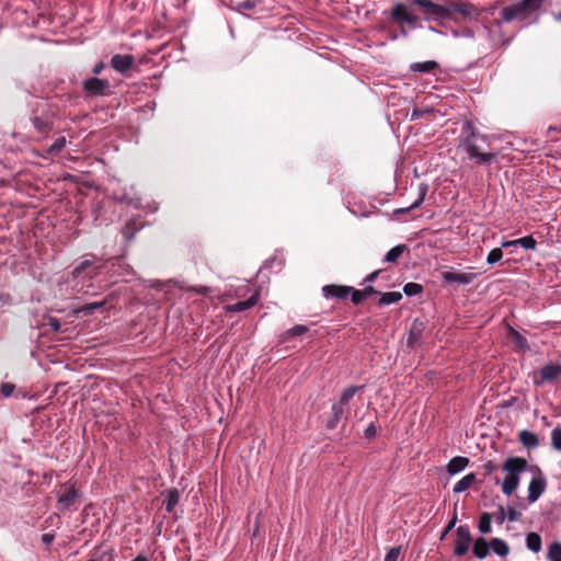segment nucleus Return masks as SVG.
Wrapping results in <instances>:
<instances>
[{
  "label": "nucleus",
  "instance_id": "nucleus-1",
  "mask_svg": "<svg viewBox=\"0 0 561 561\" xmlns=\"http://www.w3.org/2000/svg\"><path fill=\"white\" fill-rule=\"evenodd\" d=\"M545 0H522L502 9L501 18L494 20L493 26L501 27L502 23L515 20L529 25L539 19V11Z\"/></svg>",
  "mask_w": 561,
  "mask_h": 561
},
{
  "label": "nucleus",
  "instance_id": "nucleus-2",
  "mask_svg": "<svg viewBox=\"0 0 561 561\" xmlns=\"http://www.w3.org/2000/svg\"><path fill=\"white\" fill-rule=\"evenodd\" d=\"M486 136L477 133L470 125L463 131L459 140V148L468 153L469 159L479 164H490L495 159V153L485 151Z\"/></svg>",
  "mask_w": 561,
  "mask_h": 561
},
{
  "label": "nucleus",
  "instance_id": "nucleus-3",
  "mask_svg": "<svg viewBox=\"0 0 561 561\" xmlns=\"http://www.w3.org/2000/svg\"><path fill=\"white\" fill-rule=\"evenodd\" d=\"M527 460L520 457H510L502 466L505 478L502 482V492L511 495L519 484V476L526 470Z\"/></svg>",
  "mask_w": 561,
  "mask_h": 561
},
{
  "label": "nucleus",
  "instance_id": "nucleus-4",
  "mask_svg": "<svg viewBox=\"0 0 561 561\" xmlns=\"http://www.w3.org/2000/svg\"><path fill=\"white\" fill-rule=\"evenodd\" d=\"M412 5H416L423 10L424 20H450L449 1L446 3H436L432 0H411Z\"/></svg>",
  "mask_w": 561,
  "mask_h": 561
},
{
  "label": "nucleus",
  "instance_id": "nucleus-5",
  "mask_svg": "<svg viewBox=\"0 0 561 561\" xmlns=\"http://www.w3.org/2000/svg\"><path fill=\"white\" fill-rule=\"evenodd\" d=\"M360 387L352 386L343 390L341 398L332 405V417L327 422V428L334 430L345 413V407Z\"/></svg>",
  "mask_w": 561,
  "mask_h": 561
},
{
  "label": "nucleus",
  "instance_id": "nucleus-6",
  "mask_svg": "<svg viewBox=\"0 0 561 561\" xmlns=\"http://www.w3.org/2000/svg\"><path fill=\"white\" fill-rule=\"evenodd\" d=\"M450 8V20L454 19V14H460L465 20L478 21L483 12L481 8L463 1V0H449Z\"/></svg>",
  "mask_w": 561,
  "mask_h": 561
},
{
  "label": "nucleus",
  "instance_id": "nucleus-7",
  "mask_svg": "<svg viewBox=\"0 0 561 561\" xmlns=\"http://www.w3.org/2000/svg\"><path fill=\"white\" fill-rule=\"evenodd\" d=\"M561 376V364L549 363L545 365L540 370L533 374V381L536 386L543 383H550L556 381Z\"/></svg>",
  "mask_w": 561,
  "mask_h": 561
},
{
  "label": "nucleus",
  "instance_id": "nucleus-8",
  "mask_svg": "<svg viewBox=\"0 0 561 561\" xmlns=\"http://www.w3.org/2000/svg\"><path fill=\"white\" fill-rule=\"evenodd\" d=\"M391 19L399 24L407 23L413 27L419 25L420 19L416 14L411 12L408 4L398 2L391 9Z\"/></svg>",
  "mask_w": 561,
  "mask_h": 561
},
{
  "label": "nucleus",
  "instance_id": "nucleus-9",
  "mask_svg": "<svg viewBox=\"0 0 561 561\" xmlns=\"http://www.w3.org/2000/svg\"><path fill=\"white\" fill-rule=\"evenodd\" d=\"M57 494L58 511H67L78 499V491L71 483L61 484Z\"/></svg>",
  "mask_w": 561,
  "mask_h": 561
},
{
  "label": "nucleus",
  "instance_id": "nucleus-10",
  "mask_svg": "<svg viewBox=\"0 0 561 561\" xmlns=\"http://www.w3.org/2000/svg\"><path fill=\"white\" fill-rule=\"evenodd\" d=\"M456 536L454 553L458 557L465 556L469 551L471 543L469 527L466 525L459 526L457 528Z\"/></svg>",
  "mask_w": 561,
  "mask_h": 561
},
{
  "label": "nucleus",
  "instance_id": "nucleus-11",
  "mask_svg": "<svg viewBox=\"0 0 561 561\" xmlns=\"http://www.w3.org/2000/svg\"><path fill=\"white\" fill-rule=\"evenodd\" d=\"M478 273L474 272H451L447 271L442 274V278L444 282L453 284H459V285H469L471 284L477 277Z\"/></svg>",
  "mask_w": 561,
  "mask_h": 561
},
{
  "label": "nucleus",
  "instance_id": "nucleus-12",
  "mask_svg": "<svg viewBox=\"0 0 561 561\" xmlns=\"http://www.w3.org/2000/svg\"><path fill=\"white\" fill-rule=\"evenodd\" d=\"M108 87L107 80L99 78H90L83 82V89L91 95H103Z\"/></svg>",
  "mask_w": 561,
  "mask_h": 561
},
{
  "label": "nucleus",
  "instance_id": "nucleus-13",
  "mask_svg": "<svg viewBox=\"0 0 561 561\" xmlns=\"http://www.w3.org/2000/svg\"><path fill=\"white\" fill-rule=\"evenodd\" d=\"M351 291H353V287L345 285L332 284L322 287V294L325 298L345 299Z\"/></svg>",
  "mask_w": 561,
  "mask_h": 561
},
{
  "label": "nucleus",
  "instance_id": "nucleus-14",
  "mask_svg": "<svg viewBox=\"0 0 561 561\" xmlns=\"http://www.w3.org/2000/svg\"><path fill=\"white\" fill-rule=\"evenodd\" d=\"M134 64V57L131 55L116 54L111 59V66L118 72H125L131 68Z\"/></svg>",
  "mask_w": 561,
  "mask_h": 561
},
{
  "label": "nucleus",
  "instance_id": "nucleus-15",
  "mask_svg": "<svg viewBox=\"0 0 561 561\" xmlns=\"http://www.w3.org/2000/svg\"><path fill=\"white\" fill-rule=\"evenodd\" d=\"M546 481L543 478H534L528 485V501L535 502L543 493Z\"/></svg>",
  "mask_w": 561,
  "mask_h": 561
},
{
  "label": "nucleus",
  "instance_id": "nucleus-16",
  "mask_svg": "<svg viewBox=\"0 0 561 561\" xmlns=\"http://www.w3.org/2000/svg\"><path fill=\"white\" fill-rule=\"evenodd\" d=\"M427 191H428V185L425 184V183H420L417 185V194H416L415 201L410 206H408V207H403V208L397 209L396 214L408 213L411 209L420 207L422 205V203L424 202V199H425Z\"/></svg>",
  "mask_w": 561,
  "mask_h": 561
},
{
  "label": "nucleus",
  "instance_id": "nucleus-17",
  "mask_svg": "<svg viewBox=\"0 0 561 561\" xmlns=\"http://www.w3.org/2000/svg\"><path fill=\"white\" fill-rule=\"evenodd\" d=\"M259 298H260V294L254 293L249 299H247L244 301H239L234 305L226 306L225 309L228 312H241V311L248 310V309L252 308L253 306H255L259 301Z\"/></svg>",
  "mask_w": 561,
  "mask_h": 561
},
{
  "label": "nucleus",
  "instance_id": "nucleus-18",
  "mask_svg": "<svg viewBox=\"0 0 561 561\" xmlns=\"http://www.w3.org/2000/svg\"><path fill=\"white\" fill-rule=\"evenodd\" d=\"M469 465V459L467 457L457 456L449 460L447 463V472L451 476L459 473L465 470Z\"/></svg>",
  "mask_w": 561,
  "mask_h": 561
},
{
  "label": "nucleus",
  "instance_id": "nucleus-19",
  "mask_svg": "<svg viewBox=\"0 0 561 561\" xmlns=\"http://www.w3.org/2000/svg\"><path fill=\"white\" fill-rule=\"evenodd\" d=\"M518 438L526 448H536L539 445L537 435L528 430L520 431Z\"/></svg>",
  "mask_w": 561,
  "mask_h": 561
},
{
  "label": "nucleus",
  "instance_id": "nucleus-20",
  "mask_svg": "<svg viewBox=\"0 0 561 561\" xmlns=\"http://www.w3.org/2000/svg\"><path fill=\"white\" fill-rule=\"evenodd\" d=\"M180 501V492L176 489H169L165 492V497L163 501L165 511L172 513L174 507L179 504Z\"/></svg>",
  "mask_w": 561,
  "mask_h": 561
},
{
  "label": "nucleus",
  "instance_id": "nucleus-21",
  "mask_svg": "<svg viewBox=\"0 0 561 561\" xmlns=\"http://www.w3.org/2000/svg\"><path fill=\"white\" fill-rule=\"evenodd\" d=\"M490 550V543L482 537L476 539L473 545V554L478 559H484L488 557Z\"/></svg>",
  "mask_w": 561,
  "mask_h": 561
},
{
  "label": "nucleus",
  "instance_id": "nucleus-22",
  "mask_svg": "<svg viewBox=\"0 0 561 561\" xmlns=\"http://www.w3.org/2000/svg\"><path fill=\"white\" fill-rule=\"evenodd\" d=\"M476 481V474L474 473H468L463 478H461L455 485L453 491L455 493H461L467 491Z\"/></svg>",
  "mask_w": 561,
  "mask_h": 561
},
{
  "label": "nucleus",
  "instance_id": "nucleus-23",
  "mask_svg": "<svg viewBox=\"0 0 561 561\" xmlns=\"http://www.w3.org/2000/svg\"><path fill=\"white\" fill-rule=\"evenodd\" d=\"M438 68V64L435 60H426L422 62H413L410 66V70L414 72H432Z\"/></svg>",
  "mask_w": 561,
  "mask_h": 561
},
{
  "label": "nucleus",
  "instance_id": "nucleus-24",
  "mask_svg": "<svg viewBox=\"0 0 561 561\" xmlns=\"http://www.w3.org/2000/svg\"><path fill=\"white\" fill-rule=\"evenodd\" d=\"M490 548L500 557H506L510 553L507 543L500 538H493L490 542Z\"/></svg>",
  "mask_w": 561,
  "mask_h": 561
},
{
  "label": "nucleus",
  "instance_id": "nucleus-25",
  "mask_svg": "<svg viewBox=\"0 0 561 561\" xmlns=\"http://www.w3.org/2000/svg\"><path fill=\"white\" fill-rule=\"evenodd\" d=\"M526 547L530 551L538 553L542 548L541 537L537 533H529L526 536Z\"/></svg>",
  "mask_w": 561,
  "mask_h": 561
},
{
  "label": "nucleus",
  "instance_id": "nucleus-26",
  "mask_svg": "<svg viewBox=\"0 0 561 561\" xmlns=\"http://www.w3.org/2000/svg\"><path fill=\"white\" fill-rule=\"evenodd\" d=\"M402 299V294L400 291H390L380 294L379 305L387 306L399 302Z\"/></svg>",
  "mask_w": 561,
  "mask_h": 561
},
{
  "label": "nucleus",
  "instance_id": "nucleus-27",
  "mask_svg": "<svg viewBox=\"0 0 561 561\" xmlns=\"http://www.w3.org/2000/svg\"><path fill=\"white\" fill-rule=\"evenodd\" d=\"M407 250L405 244H399L389 250L385 256V262L387 263H396L397 260L402 255V253Z\"/></svg>",
  "mask_w": 561,
  "mask_h": 561
},
{
  "label": "nucleus",
  "instance_id": "nucleus-28",
  "mask_svg": "<svg viewBox=\"0 0 561 561\" xmlns=\"http://www.w3.org/2000/svg\"><path fill=\"white\" fill-rule=\"evenodd\" d=\"M492 515L490 513H483L480 517L478 528L482 534H490L492 531L491 527Z\"/></svg>",
  "mask_w": 561,
  "mask_h": 561
},
{
  "label": "nucleus",
  "instance_id": "nucleus-29",
  "mask_svg": "<svg viewBox=\"0 0 561 561\" xmlns=\"http://www.w3.org/2000/svg\"><path fill=\"white\" fill-rule=\"evenodd\" d=\"M106 304L105 300H102V301H96V302H90V304H85L83 305L82 307H80L79 309L76 310L77 313H87V314H91L93 313L96 309H100L102 308L104 305Z\"/></svg>",
  "mask_w": 561,
  "mask_h": 561
},
{
  "label": "nucleus",
  "instance_id": "nucleus-30",
  "mask_svg": "<svg viewBox=\"0 0 561 561\" xmlns=\"http://www.w3.org/2000/svg\"><path fill=\"white\" fill-rule=\"evenodd\" d=\"M95 257L93 255H88L78 266L75 267L72 274L73 276H79L83 271L88 267L92 266Z\"/></svg>",
  "mask_w": 561,
  "mask_h": 561
},
{
  "label": "nucleus",
  "instance_id": "nucleus-31",
  "mask_svg": "<svg viewBox=\"0 0 561 561\" xmlns=\"http://www.w3.org/2000/svg\"><path fill=\"white\" fill-rule=\"evenodd\" d=\"M307 331H308V327H306L304 324H297V325L293 327L291 329H289L285 333L284 339L288 340V339H291V337H296V336L305 334Z\"/></svg>",
  "mask_w": 561,
  "mask_h": 561
},
{
  "label": "nucleus",
  "instance_id": "nucleus-32",
  "mask_svg": "<svg viewBox=\"0 0 561 561\" xmlns=\"http://www.w3.org/2000/svg\"><path fill=\"white\" fill-rule=\"evenodd\" d=\"M548 558L550 561H561V543L553 542L548 550Z\"/></svg>",
  "mask_w": 561,
  "mask_h": 561
},
{
  "label": "nucleus",
  "instance_id": "nucleus-33",
  "mask_svg": "<svg viewBox=\"0 0 561 561\" xmlns=\"http://www.w3.org/2000/svg\"><path fill=\"white\" fill-rule=\"evenodd\" d=\"M516 242L526 250H535L537 247V241L531 236L516 239Z\"/></svg>",
  "mask_w": 561,
  "mask_h": 561
},
{
  "label": "nucleus",
  "instance_id": "nucleus-34",
  "mask_svg": "<svg viewBox=\"0 0 561 561\" xmlns=\"http://www.w3.org/2000/svg\"><path fill=\"white\" fill-rule=\"evenodd\" d=\"M423 290L422 285L417 283H408L403 287V291L407 296H416Z\"/></svg>",
  "mask_w": 561,
  "mask_h": 561
},
{
  "label": "nucleus",
  "instance_id": "nucleus-35",
  "mask_svg": "<svg viewBox=\"0 0 561 561\" xmlns=\"http://www.w3.org/2000/svg\"><path fill=\"white\" fill-rule=\"evenodd\" d=\"M502 257H503L502 249L495 248V249L491 250L490 253L488 254L486 262L489 264H495V263L500 262L502 260Z\"/></svg>",
  "mask_w": 561,
  "mask_h": 561
},
{
  "label": "nucleus",
  "instance_id": "nucleus-36",
  "mask_svg": "<svg viewBox=\"0 0 561 561\" xmlns=\"http://www.w3.org/2000/svg\"><path fill=\"white\" fill-rule=\"evenodd\" d=\"M552 447L561 451V428L557 427L551 433Z\"/></svg>",
  "mask_w": 561,
  "mask_h": 561
},
{
  "label": "nucleus",
  "instance_id": "nucleus-37",
  "mask_svg": "<svg viewBox=\"0 0 561 561\" xmlns=\"http://www.w3.org/2000/svg\"><path fill=\"white\" fill-rule=\"evenodd\" d=\"M182 290H186V291H194L196 294H199V295H208L209 293H211V288L210 287H207V286H191V287H181Z\"/></svg>",
  "mask_w": 561,
  "mask_h": 561
},
{
  "label": "nucleus",
  "instance_id": "nucleus-38",
  "mask_svg": "<svg viewBox=\"0 0 561 561\" xmlns=\"http://www.w3.org/2000/svg\"><path fill=\"white\" fill-rule=\"evenodd\" d=\"M401 554V547H392L386 554L383 561H398Z\"/></svg>",
  "mask_w": 561,
  "mask_h": 561
},
{
  "label": "nucleus",
  "instance_id": "nucleus-39",
  "mask_svg": "<svg viewBox=\"0 0 561 561\" xmlns=\"http://www.w3.org/2000/svg\"><path fill=\"white\" fill-rule=\"evenodd\" d=\"M66 146V139L65 137H59L57 138L53 144L51 146L49 147V152L50 153H56V152H59L64 147Z\"/></svg>",
  "mask_w": 561,
  "mask_h": 561
},
{
  "label": "nucleus",
  "instance_id": "nucleus-40",
  "mask_svg": "<svg viewBox=\"0 0 561 561\" xmlns=\"http://www.w3.org/2000/svg\"><path fill=\"white\" fill-rule=\"evenodd\" d=\"M512 332V336L514 339V342L520 347V348H526L528 347L527 346V340L520 334L518 333L517 331L515 330H511Z\"/></svg>",
  "mask_w": 561,
  "mask_h": 561
},
{
  "label": "nucleus",
  "instance_id": "nucleus-41",
  "mask_svg": "<svg viewBox=\"0 0 561 561\" xmlns=\"http://www.w3.org/2000/svg\"><path fill=\"white\" fill-rule=\"evenodd\" d=\"M15 389V386L9 382L2 383L0 388V393L4 398H9Z\"/></svg>",
  "mask_w": 561,
  "mask_h": 561
},
{
  "label": "nucleus",
  "instance_id": "nucleus-42",
  "mask_svg": "<svg viewBox=\"0 0 561 561\" xmlns=\"http://www.w3.org/2000/svg\"><path fill=\"white\" fill-rule=\"evenodd\" d=\"M350 295H351V298H352V302L354 305H359L362 301L365 300L364 295L358 289L353 288V291H351Z\"/></svg>",
  "mask_w": 561,
  "mask_h": 561
},
{
  "label": "nucleus",
  "instance_id": "nucleus-43",
  "mask_svg": "<svg viewBox=\"0 0 561 561\" xmlns=\"http://www.w3.org/2000/svg\"><path fill=\"white\" fill-rule=\"evenodd\" d=\"M483 28L486 31L489 39L492 42L493 45L503 44L505 42L502 36L499 38L493 36L491 26L485 24V25H483Z\"/></svg>",
  "mask_w": 561,
  "mask_h": 561
},
{
  "label": "nucleus",
  "instance_id": "nucleus-44",
  "mask_svg": "<svg viewBox=\"0 0 561 561\" xmlns=\"http://www.w3.org/2000/svg\"><path fill=\"white\" fill-rule=\"evenodd\" d=\"M495 520L499 525H502L507 518L505 508L503 506H499L497 512L494 514Z\"/></svg>",
  "mask_w": 561,
  "mask_h": 561
},
{
  "label": "nucleus",
  "instance_id": "nucleus-45",
  "mask_svg": "<svg viewBox=\"0 0 561 561\" xmlns=\"http://www.w3.org/2000/svg\"><path fill=\"white\" fill-rule=\"evenodd\" d=\"M506 516L511 522H515L519 519L520 513L516 508L510 506Z\"/></svg>",
  "mask_w": 561,
  "mask_h": 561
},
{
  "label": "nucleus",
  "instance_id": "nucleus-46",
  "mask_svg": "<svg viewBox=\"0 0 561 561\" xmlns=\"http://www.w3.org/2000/svg\"><path fill=\"white\" fill-rule=\"evenodd\" d=\"M364 295V298H368L371 295L378 294V291L373 286H367L364 289L360 290Z\"/></svg>",
  "mask_w": 561,
  "mask_h": 561
},
{
  "label": "nucleus",
  "instance_id": "nucleus-47",
  "mask_svg": "<svg viewBox=\"0 0 561 561\" xmlns=\"http://www.w3.org/2000/svg\"><path fill=\"white\" fill-rule=\"evenodd\" d=\"M48 324L55 332H58L61 328L60 322L56 318H49Z\"/></svg>",
  "mask_w": 561,
  "mask_h": 561
},
{
  "label": "nucleus",
  "instance_id": "nucleus-48",
  "mask_svg": "<svg viewBox=\"0 0 561 561\" xmlns=\"http://www.w3.org/2000/svg\"><path fill=\"white\" fill-rule=\"evenodd\" d=\"M496 465L492 461H488L484 466H483V469L485 471L486 474H491L492 472H494L496 470Z\"/></svg>",
  "mask_w": 561,
  "mask_h": 561
},
{
  "label": "nucleus",
  "instance_id": "nucleus-49",
  "mask_svg": "<svg viewBox=\"0 0 561 561\" xmlns=\"http://www.w3.org/2000/svg\"><path fill=\"white\" fill-rule=\"evenodd\" d=\"M55 538V535L51 534V533H47V534H43L42 535V541L45 543V545H50L53 542Z\"/></svg>",
  "mask_w": 561,
  "mask_h": 561
},
{
  "label": "nucleus",
  "instance_id": "nucleus-50",
  "mask_svg": "<svg viewBox=\"0 0 561 561\" xmlns=\"http://www.w3.org/2000/svg\"><path fill=\"white\" fill-rule=\"evenodd\" d=\"M254 7V4L251 1H243L239 3V8L244 10H251Z\"/></svg>",
  "mask_w": 561,
  "mask_h": 561
},
{
  "label": "nucleus",
  "instance_id": "nucleus-51",
  "mask_svg": "<svg viewBox=\"0 0 561 561\" xmlns=\"http://www.w3.org/2000/svg\"><path fill=\"white\" fill-rule=\"evenodd\" d=\"M378 274H379V271H375V272L370 273L369 275L366 276L365 282H368V283L374 282L377 278Z\"/></svg>",
  "mask_w": 561,
  "mask_h": 561
},
{
  "label": "nucleus",
  "instance_id": "nucleus-52",
  "mask_svg": "<svg viewBox=\"0 0 561 561\" xmlns=\"http://www.w3.org/2000/svg\"><path fill=\"white\" fill-rule=\"evenodd\" d=\"M103 69H104V64L103 62H99V64H96L94 66L93 73L94 75H99Z\"/></svg>",
  "mask_w": 561,
  "mask_h": 561
},
{
  "label": "nucleus",
  "instance_id": "nucleus-53",
  "mask_svg": "<svg viewBox=\"0 0 561 561\" xmlns=\"http://www.w3.org/2000/svg\"><path fill=\"white\" fill-rule=\"evenodd\" d=\"M514 245H518L516 240L503 241L501 244L502 248H510V247H514Z\"/></svg>",
  "mask_w": 561,
  "mask_h": 561
},
{
  "label": "nucleus",
  "instance_id": "nucleus-54",
  "mask_svg": "<svg viewBox=\"0 0 561 561\" xmlns=\"http://www.w3.org/2000/svg\"><path fill=\"white\" fill-rule=\"evenodd\" d=\"M456 520H457V516L454 515V517L451 518V520L449 522V524L446 527V531H449L455 526Z\"/></svg>",
  "mask_w": 561,
  "mask_h": 561
},
{
  "label": "nucleus",
  "instance_id": "nucleus-55",
  "mask_svg": "<svg viewBox=\"0 0 561 561\" xmlns=\"http://www.w3.org/2000/svg\"><path fill=\"white\" fill-rule=\"evenodd\" d=\"M374 434H375V427H374V425H373V424H370V425L368 426V428L366 430V435H367V436H371V435H374Z\"/></svg>",
  "mask_w": 561,
  "mask_h": 561
},
{
  "label": "nucleus",
  "instance_id": "nucleus-56",
  "mask_svg": "<svg viewBox=\"0 0 561 561\" xmlns=\"http://www.w3.org/2000/svg\"><path fill=\"white\" fill-rule=\"evenodd\" d=\"M414 339H416V333L414 331V329L411 331V334H410V337H409V343L410 344H413V341Z\"/></svg>",
  "mask_w": 561,
  "mask_h": 561
},
{
  "label": "nucleus",
  "instance_id": "nucleus-57",
  "mask_svg": "<svg viewBox=\"0 0 561 561\" xmlns=\"http://www.w3.org/2000/svg\"><path fill=\"white\" fill-rule=\"evenodd\" d=\"M131 561H149L147 557L139 554Z\"/></svg>",
  "mask_w": 561,
  "mask_h": 561
},
{
  "label": "nucleus",
  "instance_id": "nucleus-58",
  "mask_svg": "<svg viewBox=\"0 0 561 561\" xmlns=\"http://www.w3.org/2000/svg\"><path fill=\"white\" fill-rule=\"evenodd\" d=\"M495 9H496V4H494V5L490 7V8L482 9V10H483V11H488L489 13H491V14H492V13L494 12V10H495Z\"/></svg>",
  "mask_w": 561,
  "mask_h": 561
},
{
  "label": "nucleus",
  "instance_id": "nucleus-59",
  "mask_svg": "<svg viewBox=\"0 0 561 561\" xmlns=\"http://www.w3.org/2000/svg\"><path fill=\"white\" fill-rule=\"evenodd\" d=\"M465 34H466L467 36H469V37H472V36H473V33H472L471 31H469V30H468V31H466V33H465Z\"/></svg>",
  "mask_w": 561,
  "mask_h": 561
},
{
  "label": "nucleus",
  "instance_id": "nucleus-60",
  "mask_svg": "<svg viewBox=\"0 0 561 561\" xmlns=\"http://www.w3.org/2000/svg\"><path fill=\"white\" fill-rule=\"evenodd\" d=\"M556 20H557V21H561V12H559V13L556 15Z\"/></svg>",
  "mask_w": 561,
  "mask_h": 561
},
{
  "label": "nucleus",
  "instance_id": "nucleus-61",
  "mask_svg": "<svg viewBox=\"0 0 561 561\" xmlns=\"http://www.w3.org/2000/svg\"><path fill=\"white\" fill-rule=\"evenodd\" d=\"M428 28H430V31H432V32H437L433 26H430Z\"/></svg>",
  "mask_w": 561,
  "mask_h": 561
},
{
  "label": "nucleus",
  "instance_id": "nucleus-62",
  "mask_svg": "<svg viewBox=\"0 0 561 561\" xmlns=\"http://www.w3.org/2000/svg\"><path fill=\"white\" fill-rule=\"evenodd\" d=\"M401 34L405 36L407 32L404 30H401Z\"/></svg>",
  "mask_w": 561,
  "mask_h": 561
}]
</instances>
